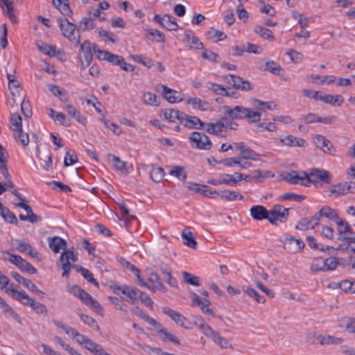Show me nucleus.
Returning a JSON list of instances; mask_svg holds the SVG:
<instances>
[{
	"label": "nucleus",
	"mask_w": 355,
	"mask_h": 355,
	"mask_svg": "<svg viewBox=\"0 0 355 355\" xmlns=\"http://www.w3.org/2000/svg\"><path fill=\"white\" fill-rule=\"evenodd\" d=\"M153 19L169 31H176L178 28L175 18L172 15L166 14L161 17L159 15H155Z\"/></svg>",
	"instance_id": "13"
},
{
	"label": "nucleus",
	"mask_w": 355,
	"mask_h": 355,
	"mask_svg": "<svg viewBox=\"0 0 355 355\" xmlns=\"http://www.w3.org/2000/svg\"><path fill=\"white\" fill-rule=\"evenodd\" d=\"M164 117L169 121L174 122L175 119H178L180 123L183 119L184 112H181L179 110L173 109H166L163 112Z\"/></svg>",
	"instance_id": "36"
},
{
	"label": "nucleus",
	"mask_w": 355,
	"mask_h": 355,
	"mask_svg": "<svg viewBox=\"0 0 355 355\" xmlns=\"http://www.w3.org/2000/svg\"><path fill=\"white\" fill-rule=\"evenodd\" d=\"M76 313L79 315L80 320L87 325L90 327L94 328L96 330H100V327L97 324L96 321L88 315L83 314L80 309H77L76 311Z\"/></svg>",
	"instance_id": "42"
},
{
	"label": "nucleus",
	"mask_w": 355,
	"mask_h": 355,
	"mask_svg": "<svg viewBox=\"0 0 355 355\" xmlns=\"http://www.w3.org/2000/svg\"><path fill=\"white\" fill-rule=\"evenodd\" d=\"M164 176V171L162 167H153L150 171V178L155 182H159Z\"/></svg>",
	"instance_id": "55"
},
{
	"label": "nucleus",
	"mask_w": 355,
	"mask_h": 355,
	"mask_svg": "<svg viewBox=\"0 0 355 355\" xmlns=\"http://www.w3.org/2000/svg\"><path fill=\"white\" fill-rule=\"evenodd\" d=\"M322 334L316 331L309 332L306 335V341L311 345L320 344Z\"/></svg>",
	"instance_id": "64"
},
{
	"label": "nucleus",
	"mask_w": 355,
	"mask_h": 355,
	"mask_svg": "<svg viewBox=\"0 0 355 355\" xmlns=\"http://www.w3.org/2000/svg\"><path fill=\"white\" fill-rule=\"evenodd\" d=\"M142 101L144 103L149 105L157 106V96L149 92H144L142 95Z\"/></svg>",
	"instance_id": "62"
},
{
	"label": "nucleus",
	"mask_w": 355,
	"mask_h": 355,
	"mask_svg": "<svg viewBox=\"0 0 355 355\" xmlns=\"http://www.w3.org/2000/svg\"><path fill=\"white\" fill-rule=\"evenodd\" d=\"M324 259L322 257L315 258L311 266V270L312 272H316L318 271H324Z\"/></svg>",
	"instance_id": "63"
},
{
	"label": "nucleus",
	"mask_w": 355,
	"mask_h": 355,
	"mask_svg": "<svg viewBox=\"0 0 355 355\" xmlns=\"http://www.w3.org/2000/svg\"><path fill=\"white\" fill-rule=\"evenodd\" d=\"M6 293L11 296L13 299L18 300L22 304L26 306H31L33 298L29 297L24 291H19L14 288V284L12 283L10 286L6 288Z\"/></svg>",
	"instance_id": "11"
},
{
	"label": "nucleus",
	"mask_w": 355,
	"mask_h": 355,
	"mask_svg": "<svg viewBox=\"0 0 355 355\" xmlns=\"http://www.w3.org/2000/svg\"><path fill=\"white\" fill-rule=\"evenodd\" d=\"M71 336H72V338L75 339L79 344L84 345L87 349L92 343V340L90 338L86 337L83 334H80L76 329L73 330V332L71 334Z\"/></svg>",
	"instance_id": "46"
},
{
	"label": "nucleus",
	"mask_w": 355,
	"mask_h": 355,
	"mask_svg": "<svg viewBox=\"0 0 355 355\" xmlns=\"http://www.w3.org/2000/svg\"><path fill=\"white\" fill-rule=\"evenodd\" d=\"M289 209L282 205H276L269 211L268 221L272 225H277V222H285L288 216Z\"/></svg>",
	"instance_id": "7"
},
{
	"label": "nucleus",
	"mask_w": 355,
	"mask_h": 355,
	"mask_svg": "<svg viewBox=\"0 0 355 355\" xmlns=\"http://www.w3.org/2000/svg\"><path fill=\"white\" fill-rule=\"evenodd\" d=\"M96 26L94 19L92 17H83L79 22V27L83 31H88Z\"/></svg>",
	"instance_id": "51"
},
{
	"label": "nucleus",
	"mask_w": 355,
	"mask_h": 355,
	"mask_svg": "<svg viewBox=\"0 0 355 355\" xmlns=\"http://www.w3.org/2000/svg\"><path fill=\"white\" fill-rule=\"evenodd\" d=\"M48 241L49 248L55 253L59 252L61 249H64L67 246V241L60 236L49 237Z\"/></svg>",
	"instance_id": "27"
},
{
	"label": "nucleus",
	"mask_w": 355,
	"mask_h": 355,
	"mask_svg": "<svg viewBox=\"0 0 355 355\" xmlns=\"http://www.w3.org/2000/svg\"><path fill=\"white\" fill-rule=\"evenodd\" d=\"M225 79L229 84L232 85L236 89L243 91H250L252 89L250 83L248 80H244L239 76L230 74L226 76Z\"/></svg>",
	"instance_id": "15"
},
{
	"label": "nucleus",
	"mask_w": 355,
	"mask_h": 355,
	"mask_svg": "<svg viewBox=\"0 0 355 355\" xmlns=\"http://www.w3.org/2000/svg\"><path fill=\"white\" fill-rule=\"evenodd\" d=\"M80 50L83 53L85 63L80 59V68L84 70L89 67L93 60V53L91 49V43L88 40H85L80 45Z\"/></svg>",
	"instance_id": "17"
},
{
	"label": "nucleus",
	"mask_w": 355,
	"mask_h": 355,
	"mask_svg": "<svg viewBox=\"0 0 355 355\" xmlns=\"http://www.w3.org/2000/svg\"><path fill=\"white\" fill-rule=\"evenodd\" d=\"M193 324L207 336H208L213 330L211 327L205 322V320L201 316L194 317Z\"/></svg>",
	"instance_id": "34"
},
{
	"label": "nucleus",
	"mask_w": 355,
	"mask_h": 355,
	"mask_svg": "<svg viewBox=\"0 0 355 355\" xmlns=\"http://www.w3.org/2000/svg\"><path fill=\"white\" fill-rule=\"evenodd\" d=\"M208 337H210L213 341L220 345L222 348L227 349L230 347V342L225 338L220 336L219 333L214 330L209 334Z\"/></svg>",
	"instance_id": "37"
},
{
	"label": "nucleus",
	"mask_w": 355,
	"mask_h": 355,
	"mask_svg": "<svg viewBox=\"0 0 355 355\" xmlns=\"http://www.w3.org/2000/svg\"><path fill=\"white\" fill-rule=\"evenodd\" d=\"M185 44L190 49H202L203 44L199 39L195 36L194 33L191 30H187L184 32Z\"/></svg>",
	"instance_id": "19"
},
{
	"label": "nucleus",
	"mask_w": 355,
	"mask_h": 355,
	"mask_svg": "<svg viewBox=\"0 0 355 355\" xmlns=\"http://www.w3.org/2000/svg\"><path fill=\"white\" fill-rule=\"evenodd\" d=\"M182 237L184 245L196 249L197 248V242L196 241L193 234L191 232L184 230L182 232Z\"/></svg>",
	"instance_id": "45"
},
{
	"label": "nucleus",
	"mask_w": 355,
	"mask_h": 355,
	"mask_svg": "<svg viewBox=\"0 0 355 355\" xmlns=\"http://www.w3.org/2000/svg\"><path fill=\"white\" fill-rule=\"evenodd\" d=\"M0 307L3 309L4 313H8L19 324L21 323L19 315L15 311H13L12 308L8 305L1 297H0Z\"/></svg>",
	"instance_id": "40"
},
{
	"label": "nucleus",
	"mask_w": 355,
	"mask_h": 355,
	"mask_svg": "<svg viewBox=\"0 0 355 355\" xmlns=\"http://www.w3.org/2000/svg\"><path fill=\"white\" fill-rule=\"evenodd\" d=\"M10 128L12 131L20 130L22 128V119L18 113L11 114L10 118Z\"/></svg>",
	"instance_id": "47"
},
{
	"label": "nucleus",
	"mask_w": 355,
	"mask_h": 355,
	"mask_svg": "<svg viewBox=\"0 0 355 355\" xmlns=\"http://www.w3.org/2000/svg\"><path fill=\"white\" fill-rule=\"evenodd\" d=\"M351 189L352 187L347 182L340 183L331 189L329 196L334 197L343 196L349 192H353Z\"/></svg>",
	"instance_id": "28"
},
{
	"label": "nucleus",
	"mask_w": 355,
	"mask_h": 355,
	"mask_svg": "<svg viewBox=\"0 0 355 355\" xmlns=\"http://www.w3.org/2000/svg\"><path fill=\"white\" fill-rule=\"evenodd\" d=\"M320 101H323L325 103L331 104L332 105L340 106L343 103V98L340 95L325 94L322 95Z\"/></svg>",
	"instance_id": "39"
},
{
	"label": "nucleus",
	"mask_w": 355,
	"mask_h": 355,
	"mask_svg": "<svg viewBox=\"0 0 355 355\" xmlns=\"http://www.w3.org/2000/svg\"><path fill=\"white\" fill-rule=\"evenodd\" d=\"M206 87L208 89L212 91L217 95H228L225 91V87L221 85L214 83H207Z\"/></svg>",
	"instance_id": "60"
},
{
	"label": "nucleus",
	"mask_w": 355,
	"mask_h": 355,
	"mask_svg": "<svg viewBox=\"0 0 355 355\" xmlns=\"http://www.w3.org/2000/svg\"><path fill=\"white\" fill-rule=\"evenodd\" d=\"M254 31L264 39H267L270 41H273L275 40L272 31L263 26L258 25L254 27Z\"/></svg>",
	"instance_id": "48"
},
{
	"label": "nucleus",
	"mask_w": 355,
	"mask_h": 355,
	"mask_svg": "<svg viewBox=\"0 0 355 355\" xmlns=\"http://www.w3.org/2000/svg\"><path fill=\"white\" fill-rule=\"evenodd\" d=\"M15 138L18 143H21V144L24 146H26L29 143L28 135L26 133H24L22 130V128L20 130L14 131Z\"/></svg>",
	"instance_id": "57"
},
{
	"label": "nucleus",
	"mask_w": 355,
	"mask_h": 355,
	"mask_svg": "<svg viewBox=\"0 0 355 355\" xmlns=\"http://www.w3.org/2000/svg\"><path fill=\"white\" fill-rule=\"evenodd\" d=\"M163 89V96L171 103H174L178 101L177 97L175 96V94L178 92L168 88L166 85H162Z\"/></svg>",
	"instance_id": "54"
},
{
	"label": "nucleus",
	"mask_w": 355,
	"mask_h": 355,
	"mask_svg": "<svg viewBox=\"0 0 355 355\" xmlns=\"http://www.w3.org/2000/svg\"><path fill=\"white\" fill-rule=\"evenodd\" d=\"M343 342L342 338L333 336L331 335H323L322 334L320 345H340Z\"/></svg>",
	"instance_id": "44"
},
{
	"label": "nucleus",
	"mask_w": 355,
	"mask_h": 355,
	"mask_svg": "<svg viewBox=\"0 0 355 355\" xmlns=\"http://www.w3.org/2000/svg\"><path fill=\"white\" fill-rule=\"evenodd\" d=\"M243 291L250 297L254 298L258 303H264L266 298L264 296L259 295L256 290L252 288H243Z\"/></svg>",
	"instance_id": "56"
},
{
	"label": "nucleus",
	"mask_w": 355,
	"mask_h": 355,
	"mask_svg": "<svg viewBox=\"0 0 355 355\" xmlns=\"http://www.w3.org/2000/svg\"><path fill=\"white\" fill-rule=\"evenodd\" d=\"M338 232L339 234L346 241L355 242V234L348 223L343 219L338 218L336 220Z\"/></svg>",
	"instance_id": "12"
},
{
	"label": "nucleus",
	"mask_w": 355,
	"mask_h": 355,
	"mask_svg": "<svg viewBox=\"0 0 355 355\" xmlns=\"http://www.w3.org/2000/svg\"><path fill=\"white\" fill-rule=\"evenodd\" d=\"M250 214L252 218L256 220H262L264 219L268 220L269 218V211L262 205L252 206L250 209Z\"/></svg>",
	"instance_id": "20"
},
{
	"label": "nucleus",
	"mask_w": 355,
	"mask_h": 355,
	"mask_svg": "<svg viewBox=\"0 0 355 355\" xmlns=\"http://www.w3.org/2000/svg\"><path fill=\"white\" fill-rule=\"evenodd\" d=\"M309 177V182H312L314 184H316L319 181L329 184L331 178L330 173L327 171L318 168H313Z\"/></svg>",
	"instance_id": "14"
},
{
	"label": "nucleus",
	"mask_w": 355,
	"mask_h": 355,
	"mask_svg": "<svg viewBox=\"0 0 355 355\" xmlns=\"http://www.w3.org/2000/svg\"><path fill=\"white\" fill-rule=\"evenodd\" d=\"M15 243L18 251L23 253H27L33 258H37L39 255L38 252L33 248L28 243L21 239H16Z\"/></svg>",
	"instance_id": "22"
},
{
	"label": "nucleus",
	"mask_w": 355,
	"mask_h": 355,
	"mask_svg": "<svg viewBox=\"0 0 355 355\" xmlns=\"http://www.w3.org/2000/svg\"><path fill=\"white\" fill-rule=\"evenodd\" d=\"M234 146L236 149L240 150L242 155L241 158L244 159L258 160L257 158V155L249 147H248L243 142L234 143Z\"/></svg>",
	"instance_id": "21"
},
{
	"label": "nucleus",
	"mask_w": 355,
	"mask_h": 355,
	"mask_svg": "<svg viewBox=\"0 0 355 355\" xmlns=\"http://www.w3.org/2000/svg\"><path fill=\"white\" fill-rule=\"evenodd\" d=\"M53 4L60 12L66 16H72V11L69 7L68 0H52Z\"/></svg>",
	"instance_id": "33"
},
{
	"label": "nucleus",
	"mask_w": 355,
	"mask_h": 355,
	"mask_svg": "<svg viewBox=\"0 0 355 355\" xmlns=\"http://www.w3.org/2000/svg\"><path fill=\"white\" fill-rule=\"evenodd\" d=\"M313 142L315 146L322 150L324 153H330L332 147L331 141L324 136L316 135L313 137Z\"/></svg>",
	"instance_id": "26"
},
{
	"label": "nucleus",
	"mask_w": 355,
	"mask_h": 355,
	"mask_svg": "<svg viewBox=\"0 0 355 355\" xmlns=\"http://www.w3.org/2000/svg\"><path fill=\"white\" fill-rule=\"evenodd\" d=\"M64 110L67 111L68 114L71 116L78 123L83 125H85L87 123L86 118L71 104H67L64 107Z\"/></svg>",
	"instance_id": "30"
},
{
	"label": "nucleus",
	"mask_w": 355,
	"mask_h": 355,
	"mask_svg": "<svg viewBox=\"0 0 355 355\" xmlns=\"http://www.w3.org/2000/svg\"><path fill=\"white\" fill-rule=\"evenodd\" d=\"M321 216L318 212H317L310 219L303 218L296 225L295 228L300 230H305L308 229H313L316 225L319 224Z\"/></svg>",
	"instance_id": "18"
},
{
	"label": "nucleus",
	"mask_w": 355,
	"mask_h": 355,
	"mask_svg": "<svg viewBox=\"0 0 355 355\" xmlns=\"http://www.w3.org/2000/svg\"><path fill=\"white\" fill-rule=\"evenodd\" d=\"M226 121V117H222L215 123H205V128L208 133L217 137H224L226 136L224 122Z\"/></svg>",
	"instance_id": "10"
},
{
	"label": "nucleus",
	"mask_w": 355,
	"mask_h": 355,
	"mask_svg": "<svg viewBox=\"0 0 355 355\" xmlns=\"http://www.w3.org/2000/svg\"><path fill=\"white\" fill-rule=\"evenodd\" d=\"M70 292L76 297L79 298L86 306L89 307L94 312L103 316L104 309L101 304L95 300L89 293L81 288L78 285H73Z\"/></svg>",
	"instance_id": "2"
},
{
	"label": "nucleus",
	"mask_w": 355,
	"mask_h": 355,
	"mask_svg": "<svg viewBox=\"0 0 355 355\" xmlns=\"http://www.w3.org/2000/svg\"><path fill=\"white\" fill-rule=\"evenodd\" d=\"M223 117H227L231 119L241 120L248 119L250 123H256L260 121L261 112L253 111L241 105L231 107L223 105L221 107Z\"/></svg>",
	"instance_id": "1"
},
{
	"label": "nucleus",
	"mask_w": 355,
	"mask_h": 355,
	"mask_svg": "<svg viewBox=\"0 0 355 355\" xmlns=\"http://www.w3.org/2000/svg\"><path fill=\"white\" fill-rule=\"evenodd\" d=\"M279 141L283 145L295 147H303L306 144V141L304 139L296 137L293 135L281 137L279 138Z\"/></svg>",
	"instance_id": "25"
},
{
	"label": "nucleus",
	"mask_w": 355,
	"mask_h": 355,
	"mask_svg": "<svg viewBox=\"0 0 355 355\" xmlns=\"http://www.w3.org/2000/svg\"><path fill=\"white\" fill-rule=\"evenodd\" d=\"M193 304H197L201 309V311L206 314L213 315L214 312L211 309L209 308L211 304L210 302L207 299H200L196 293H192Z\"/></svg>",
	"instance_id": "23"
},
{
	"label": "nucleus",
	"mask_w": 355,
	"mask_h": 355,
	"mask_svg": "<svg viewBox=\"0 0 355 355\" xmlns=\"http://www.w3.org/2000/svg\"><path fill=\"white\" fill-rule=\"evenodd\" d=\"M191 145L200 150H210L212 143L209 137L203 132H193L189 137Z\"/></svg>",
	"instance_id": "5"
},
{
	"label": "nucleus",
	"mask_w": 355,
	"mask_h": 355,
	"mask_svg": "<svg viewBox=\"0 0 355 355\" xmlns=\"http://www.w3.org/2000/svg\"><path fill=\"white\" fill-rule=\"evenodd\" d=\"M1 1L2 2L1 7L3 10V13L12 22L16 23L17 19L13 13L12 1L11 0H1Z\"/></svg>",
	"instance_id": "32"
},
{
	"label": "nucleus",
	"mask_w": 355,
	"mask_h": 355,
	"mask_svg": "<svg viewBox=\"0 0 355 355\" xmlns=\"http://www.w3.org/2000/svg\"><path fill=\"white\" fill-rule=\"evenodd\" d=\"M158 329V334L160 335V338L164 341L168 340L173 343L175 345H180V341L176 336L169 333L166 329L162 327L157 328Z\"/></svg>",
	"instance_id": "41"
},
{
	"label": "nucleus",
	"mask_w": 355,
	"mask_h": 355,
	"mask_svg": "<svg viewBox=\"0 0 355 355\" xmlns=\"http://www.w3.org/2000/svg\"><path fill=\"white\" fill-rule=\"evenodd\" d=\"M146 31L149 35L153 36V40L157 42H165V36L160 31L153 28H148Z\"/></svg>",
	"instance_id": "61"
},
{
	"label": "nucleus",
	"mask_w": 355,
	"mask_h": 355,
	"mask_svg": "<svg viewBox=\"0 0 355 355\" xmlns=\"http://www.w3.org/2000/svg\"><path fill=\"white\" fill-rule=\"evenodd\" d=\"M215 162L217 163H221L226 166H234L235 165H238L241 168H249L252 165L251 163L248 161L241 162V160H239L234 157L226 158V159H223L219 162H217V161H215Z\"/></svg>",
	"instance_id": "29"
},
{
	"label": "nucleus",
	"mask_w": 355,
	"mask_h": 355,
	"mask_svg": "<svg viewBox=\"0 0 355 355\" xmlns=\"http://www.w3.org/2000/svg\"><path fill=\"white\" fill-rule=\"evenodd\" d=\"M162 312L169 316L176 324L187 329L191 328V322L179 312L171 309L168 306L163 307Z\"/></svg>",
	"instance_id": "9"
},
{
	"label": "nucleus",
	"mask_w": 355,
	"mask_h": 355,
	"mask_svg": "<svg viewBox=\"0 0 355 355\" xmlns=\"http://www.w3.org/2000/svg\"><path fill=\"white\" fill-rule=\"evenodd\" d=\"M107 62L114 65L119 66L121 69H127L125 67V66H127V62L121 55L110 53L107 59Z\"/></svg>",
	"instance_id": "43"
},
{
	"label": "nucleus",
	"mask_w": 355,
	"mask_h": 355,
	"mask_svg": "<svg viewBox=\"0 0 355 355\" xmlns=\"http://www.w3.org/2000/svg\"><path fill=\"white\" fill-rule=\"evenodd\" d=\"M59 260L62 263V269L63 270L62 276L69 277L71 268L70 261L76 262L78 260L77 254H75L73 250H64L62 252Z\"/></svg>",
	"instance_id": "6"
},
{
	"label": "nucleus",
	"mask_w": 355,
	"mask_h": 355,
	"mask_svg": "<svg viewBox=\"0 0 355 355\" xmlns=\"http://www.w3.org/2000/svg\"><path fill=\"white\" fill-rule=\"evenodd\" d=\"M87 350L90 351L94 355H111L107 352L101 345L97 344L93 341L89 347H87Z\"/></svg>",
	"instance_id": "59"
},
{
	"label": "nucleus",
	"mask_w": 355,
	"mask_h": 355,
	"mask_svg": "<svg viewBox=\"0 0 355 355\" xmlns=\"http://www.w3.org/2000/svg\"><path fill=\"white\" fill-rule=\"evenodd\" d=\"M171 175L175 176L180 180L184 181L187 179V175L185 169L182 166H175L170 171Z\"/></svg>",
	"instance_id": "52"
},
{
	"label": "nucleus",
	"mask_w": 355,
	"mask_h": 355,
	"mask_svg": "<svg viewBox=\"0 0 355 355\" xmlns=\"http://www.w3.org/2000/svg\"><path fill=\"white\" fill-rule=\"evenodd\" d=\"M342 323L347 332L355 334V318H345L342 320Z\"/></svg>",
	"instance_id": "58"
},
{
	"label": "nucleus",
	"mask_w": 355,
	"mask_h": 355,
	"mask_svg": "<svg viewBox=\"0 0 355 355\" xmlns=\"http://www.w3.org/2000/svg\"><path fill=\"white\" fill-rule=\"evenodd\" d=\"M187 103L192 105L193 108H198L202 111L208 110L209 104L208 102L201 100L199 98H190L187 100Z\"/></svg>",
	"instance_id": "38"
},
{
	"label": "nucleus",
	"mask_w": 355,
	"mask_h": 355,
	"mask_svg": "<svg viewBox=\"0 0 355 355\" xmlns=\"http://www.w3.org/2000/svg\"><path fill=\"white\" fill-rule=\"evenodd\" d=\"M110 287L116 295H123L124 296H121V297L131 304H135L138 300L139 290L136 288L126 284L118 285L116 284H112Z\"/></svg>",
	"instance_id": "4"
},
{
	"label": "nucleus",
	"mask_w": 355,
	"mask_h": 355,
	"mask_svg": "<svg viewBox=\"0 0 355 355\" xmlns=\"http://www.w3.org/2000/svg\"><path fill=\"white\" fill-rule=\"evenodd\" d=\"M219 198L227 201L242 200L244 196L239 192L231 190H223L220 192Z\"/></svg>",
	"instance_id": "31"
},
{
	"label": "nucleus",
	"mask_w": 355,
	"mask_h": 355,
	"mask_svg": "<svg viewBox=\"0 0 355 355\" xmlns=\"http://www.w3.org/2000/svg\"><path fill=\"white\" fill-rule=\"evenodd\" d=\"M318 213L321 218L324 217L336 222L339 218L336 211L329 206L322 207Z\"/></svg>",
	"instance_id": "35"
},
{
	"label": "nucleus",
	"mask_w": 355,
	"mask_h": 355,
	"mask_svg": "<svg viewBox=\"0 0 355 355\" xmlns=\"http://www.w3.org/2000/svg\"><path fill=\"white\" fill-rule=\"evenodd\" d=\"M58 22L63 35L71 42L78 44L80 42V37L76 25L69 21L67 18H58Z\"/></svg>",
	"instance_id": "3"
},
{
	"label": "nucleus",
	"mask_w": 355,
	"mask_h": 355,
	"mask_svg": "<svg viewBox=\"0 0 355 355\" xmlns=\"http://www.w3.org/2000/svg\"><path fill=\"white\" fill-rule=\"evenodd\" d=\"M281 241L284 248L289 253L300 252L304 247V243L301 239H297L291 235H286Z\"/></svg>",
	"instance_id": "8"
},
{
	"label": "nucleus",
	"mask_w": 355,
	"mask_h": 355,
	"mask_svg": "<svg viewBox=\"0 0 355 355\" xmlns=\"http://www.w3.org/2000/svg\"><path fill=\"white\" fill-rule=\"evenodd\" d=\"M36 45L38 49L44 54H46L50 57H53L55 55L56 49L55 46L48 45L42 42H38Z\"/></svg>",
	"instance_id": "49"
},
{
	"label": "nucleus",
	"mask_w": 355,
	"mask_h": 355,
	"mask_svg": "<svg viewBox=\"0 0 355 355\" xmlns=\"http://www.w3.org/2000/svg\"><path fill=\"white\" fill-rule=\"evenodd\" d=\"M43 157H42L40 153L37 155V157L39 158V159L42 161V162L40 163L41 166L45 171H48L51 168H52L51 155L50 152H47L43 155Z\"/></svg>",
	"instance_id": "50"
},
{
	"label": "nucleus",
	"mask_w": 355,
	"mask_h": 355,
	"mask_svg": "<svg viewBox=\"0 0 355 355\" xmlns=\"http://www.w3.org/2000/svg\"><path fill=\"white\" fill-rule=\"evenodd\" d=\"M287 181L293 184H300L301 185L306 186L308 183H309V175L304 173L303 175H300L295 171H293L289 173L286 177Z\"/></svg>",
	"instance_id": "24"
},
{
	"label": "nucleus",
	"mask_w": 355,
	"mask_h": 355,
	"mask_svg": "<svg viewBox=\"0 0 355 355\" xmlns=\"http://www.w3.org/2000/svg\"><path fill=\"white\" fill-rule=\"evenodd\" d=\"M109 157L112 158L114 166L117 170H119L123 173H128V168H127V163L124 161H122L119 157L114 155H109Z\"/></svg>",
	"instance_id": "53"
},
{
	"label": "nucleus",
	"mask_w": 355,
	"mask_h": 355,
	"mask_svg": "<svg viewBox=\"0 0 355 355\" xmlns=\"http://www.w3.org/2000/svg\"><path fill=\"white\" fill-rule=\"evenodd\" d=\"M182 125L189 129L204 130L205 123L198 117L184 114Z\"/></svg>",
	"instance_id": "16"
}]
</instances>
